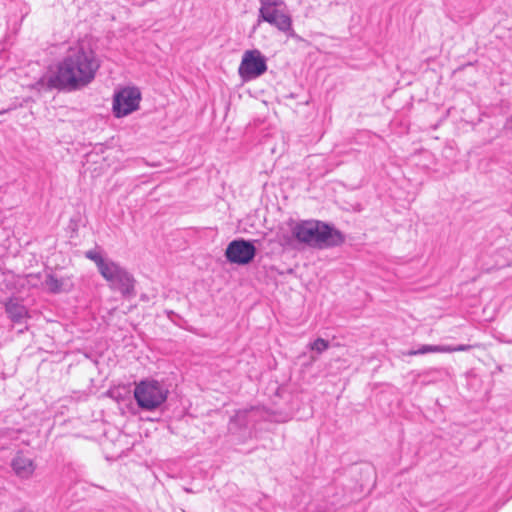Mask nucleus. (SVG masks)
<instances>
[{"label":"nucleus","mask_w":512,"mask_h":512,"mask_svg":"<svg viewBox=\"0 0 512 512\" xmlns=\"http://www.w3.org/2000/svg\"><path fill=\"white\" fill-rule=\"evenodd\" d=\"M100 61L95 52L81 44L70 47L56 64L55 71L43 75L35 84L38 92L52 89L76 91L89 85L95 78Z\"/></svg>","instance_id":"nucleus-1"},{"label":"nucleus","mask_w":512,"mask_h":512,"mask_svg":"<svg viewBox=\"0 0 512 512\" xmlns=\"http://www.w3.org/2000/svg\"><path fill=\"white\" fill-rule=\"evenodd\" d=\"M85 257L95 263L98 272L112 290H117L124 296L132 293L134 280L125 268L112 259L104 257L98 249L86 251Z\"/></svg>","instance_id":"nucleus-2"},{"label":"nucleus","mask_w":512,"mask_h":512,"mask_svg":"<svg viewBox=\"0 0 512 512\" xmlns=\"http://www.w3.org/2000/svg\"><path fill=\"white\" fill-rule=\"evenodd\" d=\"M293 236L310 246L333 247L343 243L341 232L321 221H302L292 228Z\"/></svg>","instance_id":"nucleus-3"},{"label":"nucleus","mask_w":512,"mask_h":512,"mask_svg":"<svg viewBox=\"0 0 512 512\" xmlns=\"http://www.w3.org/2000/svg\"><path fill=\"white\" fill-rule=\"evenodd\" d=\"M168 389L157 380H142L135 385L134 398L145 411H154L166 402Z\"/></svg>","instance_id":"nucleus-4"},{"label":"nucleus","mask_w":512,"mask_h":512,"mask_svg":"<svg viewBox=\"0 0 512 512\" xmlns=\"http://www.w3.org/2000/svg\"><path fill=\"white\" fill-rule=\"evenodd\" d=\"M141 92L136 87H124L115 92L113 113L115 117H125L139 108Z\"/></svg>","instance_id":"nucleus-5"},{"label":"nucleus","mask_w":512,"mask_h":512,"mask_svg":"<svg viewBox=\"0 0 512 512\" xmlns=\"http://www.w3.org/2000/svg\"><path fill=\"white\" fill-rule=\"evenodd\" d=\"M267 70L265 57L259 50H248L243 54L238 73L245 82L253 80L264 74Z\"/></svg>","instance_id":"nucleus-6"},{"label":"nucleus","mask_w":512,"mask_h":512,"mask_svg":"<svg viewBox=\"0 0 512 512\" xmlns=\"http://www.w3.org/2000/svg\"><path fill=\"white\" fill-rule=\"evenodd\" d=\"M256 255V247L252 241L235 239L231 241L225 251L226 259L233 264L247 265Z\"/></svg>","instance_id":"nucleus-7"},{"label":"nucleus","mask_w":512,"mask_h":512,"mask_svg":"<svg viewBox=\"0 0 512 512\" xmlns=\"http://www.w3.org/2000/svg\"><path fill=\"white\" fill-rule=\"evenodd\" d=\"M264 414V409L258 406L238 410L230 420L229 431L234 432L236 429L248 428L251 424L263 419Z\"/></svg>","instance_id":"nucleus-8"},{"label":"nucleus","mask_w":512,"mask_h":512,"mask_svg":"<svg viewBox=\"0 0 512 512\" xmlns=\"http://www.w3.org/2000/svg\"><path fill=\"white\" fill-rule=\"evenodd\" d=\"M267 22L273 26H275L279 31L287 34L288 37H295V31L292 27V19L291 17L279 10H273L271 13H266L265 16L259 18V21Z\"/></svg>","instance_id":"nucleus-9"},{"label":"nucleus","mask_w":512,"mask_h":512,"mask_svg":"<svg viewBox=\"0 0 512 512\" xmlns=\"http://www.w3.org/2000/svg\"><path fill=\"white\" fill-rule=\"evenodd\" d=\"M12 468L20 478H29L35 469L33 461L23 454H17L13 458Z\"/></svg>","instance_id":"nucleus-10"},{"label":"nucleus","mask_w":512,"mask_h":512,"mask_svg":"<svg viewBox=\"0 0 512 512\" xmlns=\"http://www.w3.org/2000/svg\"><path fill=\"white\" fill-rule=\"evenodd\" d=\"M5 311L14 323H20L28 316L26 307L16 299H9L6 302Z\"/></svg>","instance_id":"nucleus-11"},{"label":"nucleus","mask_w":512,"mask_h":512,"mask_svg":"<svg viewBox=\"0 0 512 512\" xmlns=\"http://www.w3.org/2000/svg\"><path fill=\"white\" fill-rule=\"evenodd\" d=\"M44 284L51 293L68 292L72 286L68 278H57L53 274L47 275Z\"/></svg>","instance_id":"nucleus-12"},{"label":"nucleus","mask_w":512,"mask_h":512,"mask_svg":"<svg viewBox=\"0 0 512 512\" xmlns=\"http://www.w3.org/2000/svg\"><path fill=\"white\" fill-rule=\"evenodd\" d=\"M428 353H444V345H421L418 349H411L404 353L407 356L424 355Z\"/></svg>","instance_id":"nucleus-13"},{"label":"nucleus","mask_w":512,"mask_h":512,"mask_svg":"<svg viewBox=\"0 0 512 512\" xmlns=\"http://www.w3.org/2000/svg\"><path fill=\"white\" fill-rule=\"evenodd\" d=\"M259 18L265 16L266 13H271L273 10H277V7L284 4L282 0H259Z\"/></svg>","instance_id":"nucleus-14"},{"label":"nucleus","mask_w":512,"mask_h":512,"mask_svg":"<svg viewBox=\"0 0 512 512\" xmlns=\"http://www.w3.org/2000/svg\"><path fill=\"white\" fill-rule=\"evenodd\" d=\"M308 347L312 350L321 354L329 348V342L323 338H317L313 342L309 343Z\"/></svg>","instance_id":"nucleus-15"},{"label":"nucleus","mask_w":512,"mask_h":512,"mask_svg":"<svg viewBox=\"0 0 512 512\" xmlns=\"http://www.w3.org/2000/svg\"><path fill=\"white\" fill-rule=\"evenodd\" d=\"M472 345L469 344H460V345H444V353H452V352H464L472 349Z\"/></svg>","instance_id":"nucleus-16"},{"label":"nucleus","mask_w":512,"mask_h":512,"mask_svg":"<svg viewBox=\"0 0 512 512\" xmlns=\"http://www.w3.org/2000/svg\"><path fill=\"white\" fill-rule=\"evenodd\" d=\"M6 112H8V109L0 110V115L5 114Z\"/></svg>","instance_id":"nucleus-17"}]
</instances>
